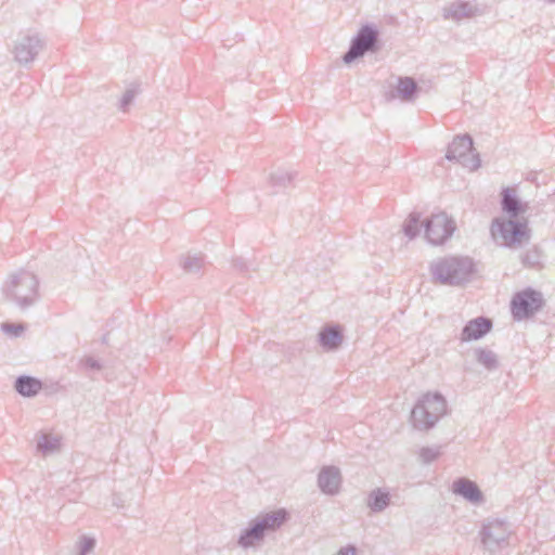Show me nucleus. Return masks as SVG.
<instances>
[{
  "label": "nucleus",
  "mask_w": 555,
  "mask_h": 555,
  "mask_svg": "<svg viewBox=\"0 0 555 555\" xmlns=\"http://www.w3.org/2000/svg\"><path fill=\"white\" fill-rule=\"evenodd\" d=\"M478 9L467 1L453 2L443 9V18L459 22L463 18H469L476 15Z\"/></svg>",
  "instance_id": "nucleus-17"
},
{
  "label": "nucleus",
  "mask_w": 555,
  "mask_h": 555,
  "mask_svg": "<svg viewBox=\"0 0 555 555\" xmlns=\"http://www.w3.org/2000/svg\"><path fill=\"white\" fill-rule=\"evenodd\" d=\"M544 306L543 294L532 287H527L512 297L511 313L515 321H522L532 318Z\"/></svg>",
  "instance_id": "nucleus-8"
},
{
  "label": "nucleus",
  "mask_w": 555,
  "mask_h": 555,
  "mask_svg": "<svg viewBox=\"0 0 555 555\" xmlns=\"http://www.w3.org/2000/svg\"><path fill=\"white\" fill-rule=\"evenodd\" d=\"M391 503L390 492L386 488L373 489L366 499V505L374 514L384 512Z\"/></svg>",
  "instance_id": "nucleus-18"
},
{
  "label": "nucleus",
  "mask_w": 555,
  "mask_h": 555,
  "mask_svg": "<svg viewBox=\"0 0 555 555\" xmlns=\"http://www.w3.org/2000/svg\"><path fill=\"white\" fill-rule=\"evenodd\" d=\"M548 2L555 3V0H547Z\"/></svg>",
  "instance_id": "nucleus-35"
},
{
  "label": "nucleus",
  "mask_w": 555,
  "mask_h": 555,
  "mask_svg": "<svg viewBox=\"0 0 555 555\" xmlns=\"http://www.w3.org/2000/svg\"><path fill=\"white\" fill-rule=\"evenodd\" d=\"M293 179H294V176L292 172H287L285 170L278 169L276 171H274L270 175L269 182L272 188H274V189H276V191H279V190L286 189L289 185H292Z\"/></svg>",
  "instance_id": "nucleus-22"
},
{
  "label": "nucleus",
  "mask_w": 555,
  "mask_h": 555,
  "mask_svg": "<svg viewBox=\"0 0 555 555\" xmlns=\"http://www.w3.org/2000/svg\"><path fill=\"white\" fill-rule=\"evenodd\" d=\"M502 210L511 218H517L528 210V203L521 202L511 188H504L501 194Z\"/></svg>",
  "instance_id": "nucleus-15"
},
{
  "label": "nucleus",
  "mask_w": 555,
  "mask_h": 555,
  "mask_svg": "<svg viewBox=\"0 0 555 555\" xmlns=\"http://www.w3.org/2000/svg\"><path fill=\"white\" fill-rule=\"evenodd\" d=\"M95 539L92 537L82 535L78 542V553L77 555H89L95 547Z\"/></svg>",
  "instance_id": "nucleus-28"
},
{
  "label": "nucleus",
  "mask_w": 555,
  "mask_h": 555,
  "mask_svg": "<svg viewBox=\"0 0 555 555\" xmlns=\"http://www.w3.org/2000/svg\"><path fill=\"white\" fill-rule=\"evenodd\" d=\"M474 150V141L467 133L456 135L449 144L446 158L448 160H455L469 168L476 170L480 167L481 160L478 153L472 154Z\"/></svg>",
  "instance_id": "nucleus-9"
},
{
  "label": "nucleus",
  "mask_w": 555,
  "mask_h": 555,
  "mask_svg": "<svg viewBox=\"0 0 555 555\" xmlns=\"http://www.w3.org/2000/svg\"><path fill=\"white\" fill-rule=\"evenodd\" d=\"M421 214L411 212L404 221L402 229L409 238H415L420 233Z\"/></svg>",
  "instance_id": "nucleus-24"
},
{
  "label": "nucleus",
  "mask_w": 555,
  "mask_h": 555,
  "mask_svg": "<svg viewBox=\"0 0 555 555\" xmlns=\"http://www.w3.org/2000/svg\"><path fill=\"white\" fill-rule=\"evenodd\" d=\"M379 49V30L374 24L366 23L351 39L347 52L343 55V61L345 64H351L366 53H376Z\"/></svg>",
  "instance_id": "nucleus-5"
},
{
  "label": "nucleus",
  "mask_w": 555,
  "mask_h": 555,
  "mask_svg": "<svg viewBox=\"0 0 555 555\" xmlns=\"http://www.w3.org/2000/svg\"><path fill=\"white\" fill-rule=\"evenodd\" d=\"M287 518L288 514L285 509H278L251 519L248 527L241 532L237 544L243 548L254 546L262 541L267 533L281 528Z\"/></svg>",
  "instance_id": "nucleus-3"
},
{
  "label": "nucleus",
  "mask_w": 555,
  "mask_h": 555,
  "mask_svg": "<svg viewBox=\"0 0 555 555\" xmlns=\"http://www.w3.org/2000/svg\"><path fill=\"white\" fill-rule=\"evenodd\" d=\"M429 271L436 283L460 286L470 280L475 272V263L469 257L449 256L433 261Z\"/></svg>",
  "instance_id": "nucleus-1"
},
{
  "label": "nucleus",
  "mask_w": 555,
  "mask_h": 555,
  "mask_svg": "<svg viewBox=\"0 0 555 555\" xmlns=\"http://www.w3.org/2000/svg\"><path fill=\"white\" fill-rule=\"evenodd\" d=\"M204 264V258L201 254H188L181 260L182 269L188 273H197Z\"/></svg>",
  "instance_id": "nucleus-23"
},
{
  "label": "nucleus",
  "mask_w": 555,
  "mask_h": 555,
  "mask_svg": "<svg viewBox=\"0 0 555 555\" xmlns=\"http://www.w3.org/2000/svg\"><path fill=\"white\" fill-rule=\"evenodd\" d=\"M44 40L38 34H26L20 37L14 46V60L23 66L33 63L44 48Z\"/></svg>",
  "instance_id": "nucleus-11"
},
{
  "label": "nucleus",
  "mask_w": 555,
  "mask_h": 555,
  "mask_svg": "<svg viewBox=\"0 0 555 555\" xmlns=\"http://www.w3.org/2000/svg\"><path fill=\"white\" fill-rule=\"evenodd\" d=\"M425 237L433 245H441L454 233L456 225L454 220L444 211L431 215L423 222Z\"/></svg>",
  "instance_id": "nucleus-10"
},
{
  "label": "nucleus",
  "mask_w": 555,
  "mask_h": 555,
  "mask_svg": "<svg viewBox=\"0 0 555 555\" xmlns=\"http://www.w3.org/2000/svg\"><path fill=\"white\" fill-rule=\"evenodd\" d=\"M336 555H357V548L354 545H347L341 547Z\"/></svg>",
  "instance_id": "nucleus-33"
},
{
  "label": "nucleus",
  "mask_w": 555,
  "mask_h": 555,
  "mask_svg": "<svg viewBox=\"0 0 555 555\" xmlns=\"http://www.w3.org/2000/svg\"><path fill=\"white\" fill-rule=\"evenodd\" d=\"M491 233L494 237L499 236L503 240L506 247H516L530 238V230L526 220H517L511 218L508 220L496 218L492 221Z\"/></svg>",
  "instance_id": "nucleus-7"
},
{
  "label": "nucleus",
  "mask_w": 555,
  "mask_h": 555,
  "mask_svg": "<svg viewBox=\"0 0 555 555\" xmlns=\"http://www.w3.org/2000/svg\"><path fill=\"white\" fill-rule=\"evenodd\" d=\"M520 259L521 263L525 267L534 268L538 264H540L541 253L538 247H533L531 249H528L525 254H522Z\"/></svg>",
  "instance_id": "nucleus-26"
},
{
  "label": "nucleus",
  "mask_w": 555,
  "mask_h": 555,
  "mask_svg": "<svg viewBox=\"0 0 555 555\" xmlns=\"http://www.w3.org/2000/svg\"><path fill=\"white\" fill-rule=\"evenodd\" d=\"M421 91L420 86L412 77H398L397 94L403 102L414 101Z\"/></svg>",
  "instance_id": "nucleus-20"
},
{
  "label": "nucleus",
  "mask_w": 555,
  "mask_h": 555,
  "mask_svg": "<svg viewBox=\"0 0 555 555\" xmlns=\"http://www.w3.org/2000/svg\"><path fill=\"white\" fill-rule=\"evenodd\" d=\"M341 485V475L336 466H324L318 475V487L328 495H335L339 492Z\"/></svg>",
  "instance_id": "nucleus-13"
},
{
  "label": "nucleus",
  "mask_w": 555,
  "mask_h": 555,
  "mask_svg": "<svg viewBox=\"0 0 555 555\" xmlns=\"http://www.w3.org/2000/svg\"><path fill=\"white\" fill-rule=\"evenodd\" d=\"M387 100H392L395 98V94L392 92H390L389 94H387Z\"/></svg>",
  "instance_id": "nucleus-34"
},
{
  "label": "nucleus",
  "mask_w": 555,
  "mask_h": 555,
  "mask_svg": "<svg viewBox=\"0 0 555 555\" xmlns=\"http://www.w3.org/2000/svg\"><path fill=\"white\" fill-rule=\"evenodd\" d=\"M81 364L83 367L91 371H101L103 367L101 362L93 357H86L83 360H81Z\"/></svg>",
  "instance_id": "nucleus-31"
},
{
  "label": "nucleus",
  "mask_w": 555,
  "mask_h": 555,
  "mask_svg": "<svg viewBox=\"0 0 555 555\" xmlns=\"http://www.w3.org/2000/svg\"><path fill=\"white\" fill-rule=\"evenodd\" d=\"M1 330L13 337H18L24 332L25 326L23 324L5 322L1 324Z\"/></svg>",
  "instance_id": "nucleus-30"
},
{
  "label": "nucleus",
  "mask_w": 555,
  "mask_h": 555,
  "mask_svg": "<svg viewBox=\"0 0 555 555\" xmlns=\"http://www.w3.org/2000/svg\"><path fill=\"white\" fill-rule=\"evenodd\" d=\"M511 533L509 524L506 520L489 517L482 521L478 534L482 548L495 554L508 544Z\"/></svg>",
  "instance_id": "nucleus-6"
},
{
  "label": "nucleus",
  "mask_w": 555,
  "mask_h": 555,
  "mask_svg": "<svg viewBox=\"0 0 555 555\" xmlns=\"http://www.w3.org/2000/svg\"><path fill=\"white\" fill-rule=\"evenodd\" d=\"M38 286L39 281L34 273L21 270L11 275L10 282L4 287V294L8 299L15 301L24 310L37 300Z\"/></svg>",
  "instance_id": "nucleus-4"
},
{
  "label": "nucleus",
  "mask_w": 555,
  "mask_h": 555,
  "mask_svg": "<svg viewBox=\"0 0 555 555\" xmlns=\"http://www.w3.org/2000/svg\"><path fill=\"white\" fill-rule=\"evenodd\" d=\"M135 98L134 89H127L119 101V109L127 112Z\"/></svg>",
  "instance_id": "nucleus-29"
},
{
  "label": "nucleus",
  "mask_w": 555,
  "mask_h": 555,
  "mask_svg": "<svg viewBox=\"0 0 555 555\" xmlns=\"http://www.w3.org/2000/svg\"><path fill=\"white\" fill-rule=\"evenodd\" d=\"M475 359L478 364L488 371H495L500 366L499 358L495 352L488 348L478 347L474 350Z\"/></svg>",
  "instance_id": "nucleus-21"
},
{
  "label": "nucleus",
  "mask_w": 555,
  "mask_h": 555,
  "mask_svg": "<svg viewBox=\"0 0 555 555\" xmlns=\"http://www.w3.org/2000/svg\"><path fill=\"white\" fill-rule=\"evenodd\" d=\"M233 267L240 272L245 273L248 271L249 264L244 258L237 257L233 259Z\"/></svg>",
  "instance_id": "nucleus-32"
},
{
  "label": "nucleus",
  "mask_w": 555,
  "mask_h": 555,
  "mask_svg": "<svg viewBox=\"0 0 555 555\" xmlns=\"http://www.w3.org/2000/svg\"><path fill=\"white\" fill-rule=\"evenodd\" d=\"M441 454L440 447H423L420 450L418 456L423 464H430L436 461Z\"/></svg>",
  "instance_id": "nucleus-27"
},
{
  "label": "nucleus",
  "mask_w": 555,
  "mask_h": 555,
  "mask_svg": "<svg viewBox=\"0 0 555 555\" xmlns=\"http://www.w3.org/2000/svg\"><path fill=\"white\" fill-rule=\"evenodd\" d=\"M447 401L440 392L424 395L411 411V423L417 430H429L446 414Z\"/></svg>",
  "instance_id": "nucleus-2"
},
{
  "label": "nucleus",
  "mask_w": 555,
  "mask_h": 555,
  "mask_svg": "<svg viewBox=\"0 0 555 555\" xmlns=\"http://www.w3.org/2000/svg\"><path fill=\"white\" fill-rule=\"evenodd\" d=\"M60 447V439L50 435L42 434L37 441V449L43 454H50Z\"/></svg>",
  "instance_id": "nucleus-25"
},
{
  "label": "nucleus",
  "mask_w": 555,
  "mask_h": 555,
  "mask_svg": "<svg viewBox=\"0 0 555 555\" xmlns=\"http://www.w3.org/2000/svg\"><path fill=\"white\" fill-rule=\"evenodd\" d=\"M14 388L21 396L31 398L41 390L42 383L34 376L21 375L15 379Z\"/></svg>",
  "instance_id": "nucleus-19"
},
{
  "label": "nucleus",
  "mask_w": 555,
  "mask_h": 555,
  "mask_svg": "<svg viewBox=\"0 0 555 555\" xmlns=\"http://www.w3.org/2000/svg\"><path fill=\"white\" fill-rule=\"evenodd\" d=\"M492 320L487 317L481 315L469 320L462 328L461 340H478L485 337L492 330Z\"/></svg>",
  "instance_id": "nucleus-12"
},
{
  "label": "nucleus",
  "mask_w": 555,
  "mask_h": 555,
  "mask_svg": "<svg viewBox=\"0 0 555 555\" xmlns=\"http://www.w3.org/2000/svg\"><path fill=\"white\" fill-rule=\"evenodd\" d=\"M452 491L473 504H479L483 501V494L478 485L467 478L462 477L454 480Z\"/></svg>",
  "instance_id": "nucleus-14"
},
{
  "label": "nucleus",
  "mask_w": 555,
  "mask_h": 555,
  "mask_svg": "<svg viewBox=\"0 0 555 555\" xmlns=\"http://www.w3.org/2000/svg\"><path fill=\"white\" fill-rule=\"evenodd\" d=\"M318 341L324 350H337L343 344L340 327L338 325L324 326L318 334Z\"/></svg>",
  "instance_id": "nucleus-16"
}]
</instances>
